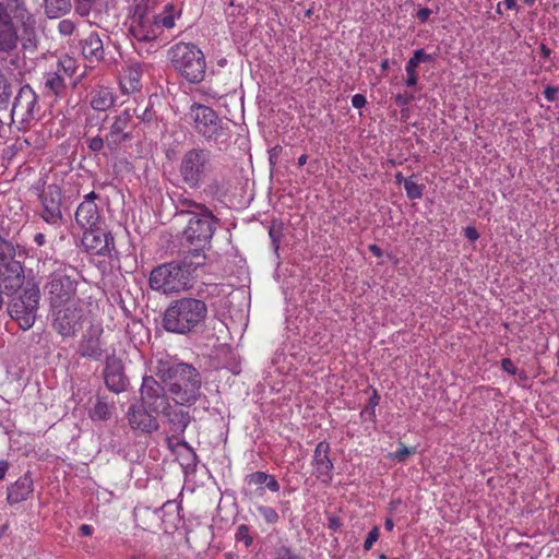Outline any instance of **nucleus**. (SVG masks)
Returning a JSON list of instances; mask_svg holds the SVG:
<instances>
[{
    "instance_id": "obj_1",
    "label": "nucleus",
    "mask_w": 559,
    "mask_h": 559,
    "mask_svg": "<svg viewBox=\"0 0 559 559\" xmlns=\"http://www.w3.org/2000/svg\"><path fill=\"white\" fill-rule=\"evenodd\" d=\"M155 374L177 405L191 407L202 396V376L191 364L159 361Z\"/></svg>"
},
{
    "instance_id": "obj_2",
    "label": "nucleus",
    "mask_w": 559,
    "mask_h": 559,
    "mask_svg": "<svg viewBox=\"0 0 559 559\" xmlns=\"http://www.w3.org/2000/svg\"><path fill=\"white\" fill-rule=\"evenodd\" d=\"M155 9V0H141L129 17L128 33L139 44H151L159 37L164 28L170 29L175 26L174 4H166L160 13Z\"/></svg>"
},
{
    "instance_id": "obj_3",
    "label": "nucleus",
    "mask_w": 559,
    "mask_h": 559,
    "mask_svg": "<svg viewBox=\"0 0 559 559\" xmlns=\"http://www.w3.org/2000/svg\"><path fill=\"white\" fill-rule=\"evenodd\" d=\"M37 272L47 277L44 292L52 308L61 307L75 297L79 281L76 269L72 265L46 258L38 262Z\"/></svg>"
},
{
    "instance_id": "obj_4",
    "label": "nucleus",
    "mask_w": 559,
    "mask_h": 559,
    "mask_svg": "<svg viewBox=\"0 0 559 559\" xmlns=\"http://www.w3.org/2000/svg\"><path fill=\"white\" fill-rule=\"evenodd\" d=\"M207 312V305L204 300L180 297L167 306L163 317V326L167 332L176 334L194 333L203 326Z\"/></svg>"
},
{
    "instance_id": "obj_5",
    "label": "nucleus",
    "mask_w": 559,
    "mask_h": 559,
    "mask_svg": "<svg viewBox=\"0 0 559 559\" xmlns=\"http://www.w3.org/2000/svg\"><path fill=\"white\" fill-rule=\"evenodd\" d=\"M187 117L192 121L194 131L206 142L219 150L228 146L231 138L229 121L218 117L211 107L194 103Z\"/></svg>"
},
{
    "instance_id": "obj_6",
    "label": "nucleus",
    "mask_w": 559,
    "mask_h": 559,
    "mask_svg": "<svg viewBox=\"0 0 559 559\" xmlns=\"http://www.w3.org/2000/svg\"><path fill=\"white\" fill-rule=\"evenodd\" d=\"M212 170L211 152L202 147L187 150L180 157L177 173L181 187L198 190Z\"/></svg>"
},
{
    "instance_id": "obj_7",
    "label": "nucleus",
    "mask_w": 559,
    "mask_h": 559,
    "mask_svg": "<svg viewBox=\"0 0 559 559\" xmlns=\"http://www.w3.org/2000/svg\"><path fill=\"white\" fill-rule=\"evenodd\" d=\"M174 69L188 82L199 83L204 79L206 62L203 52L191 43H178L168 50Z\"/></svg>"
},
{
    "instance_id": "obj_8",
    "label": "nucleus",
    "mask_w": 559,
    "mask_h": 559,
    "mask_svg": "<svg viewBox=\"0 0 559 559\" xmlns=\"http://www.w3.org/2000/svg\"><path fill=\"white\" fill-rule=\"evenodd\" d=\"M180 261H173L154 267L150 274L151 289L163 294L187 290L191 287V276Z\"/></svg>"
},
{
    "instance_id": "obj_9",
    "label": "nucleus",
    "mask_w": 559,
    "mask_h": 559,
    "mask_svg": "<svg viewBox=\"0 0 559 559\" xmlns=\"http://www.w3.org/2000/svg\"><path fill=\"white\" fill-rule=\"evenodd\" d=\"M40 292L37 285L26 287L21 294L9 297L8 313L22 330L31 329L36 320Z\"/></svg>"
},
{
    "instance_id": "obj_10",
    "label": "nucleus",
    "mask_w": 559,
    "mask_h": 559,
    "mask_svg": "<svg viewBox=\"0 0 559 559\" xmlns=\"http://www.w3.org/2000/svg\"><path fill=\"white\" fill-rule=\"evenodd\" d=\"M194 206L200 209L201 213L189 219L183 230L182 245L206 247L213 237L217 219L205 205L194 203Z\"/></svg>"
},
{
    "instance_id": "obj_11",
    "label": "nucleus",
    "mask_w": 559,
    "mask_h": 559,
    "mask_svg": "<svg viewBox=\"0 0 559 559\" xmlns=\"http://www.w3.org/2000/svg\"><path fill=\"white\" fill-rule=\"evenodd\" d=\"M165 384L153 376L143 377L140 388V403L153 413H163L171 404Z\"/></svg>"
},
{
    "instance_id": "obj_12",
    "label": "nucleus",
    "mask_w": 559,
    "mask_h": 559,
    "mask_svg": "<svg viewBox=\"0 0 559 559\" xmlns=\"http://www.w3.org/2000/svg\"><path fill=\"white\" fill-rule=\"evenodd\" d=\"M86 321H88V318L85 316L83 308L74 305L53 308L52 326L63 337H73Z\"/></svg>"
},
{
    "instance_id": "obj_13",
    "label": "nucleus",
    "mask_w": 559,
    "mask_h": 559,
    "mask_svg": "<svg viewBox=\"0 0 559 559\" xmlns=\"http://www.w3.org/2000/svg\"><path fill=\"white\" fill-rule=\"evenodd\" d=\"M1 2L4 11L12 20L21 24L24 28V33L27 35L26 43L23 44V47H35V43L32 37L35 35L36 20L28 11L25 0H3Z\"/></svg>"
},
{
    "instance_id": "obj_14",
    "label": "nucleus",
    "mask_w": 559,
    "mask_h": 559,
    "mask_svg": "<svg viewBox=\"0 0 559 559\" xmlns=\"http://www.w3.org/2000/svg\"><path fill=\"white\" fill-rule=\"evenodd\" d=\"M25 281L24 267L16 259L0 265V290L8 297L17 294Z\"/></svg>"
},
{
    "instance_id": "obj_15",
    "label": "nucleus",
    "mask_w": 559,
    "mask_h": 559,
    "mask_svg": "<svg viewBox=\"0 0 559 559\" xmlns=\"http://www.w3.org/2000/svg\"><path fill=\"white\" fill-rule=\"evenodd\" d=\"M81 241L91 254L105 255L114 249L112 235L100 226L84 229Z\"/></svg>"
},
{
    "instance_id": "obj_16",
    "label": "nucleus",
    "mask_w": 559,
    "mask_h": 559,
    "mask_svg": "<svg viewBox=\"0 0 559 559\" xmlns=\"http://www.w3.org/2000/svg\"><path fill=\"white\" fill-rule=\"evenodd\" d=\"M43 218L48 224H58L62 221L61 202L62 192L58 185H48L40 194Z\"/></svg>"
},
{
    "instance_id": "obj_17",
    "label": "nucleus",
    "mask_w": 559,
    "mask_h": 559,
    "mask_svg": "<svg viewBox=\"0 0 559 559\" xmlns=\"http://www.w3.org/2000/svg\"><path fill=\"white\" fill-rule=\"evenodd\" d=\"M152 413L140 402L132 404L127 412V419L131 429L143 433L157 431L159 423Z\"/></svg>"
},
{
    "instance_id": "obj_18",
    "label": "nucleus",
    "mask_w": 559,
    "mask_h": 559,
    "mask_svg": "<svg viewBox=\"0 0 559 559\" xmlns=\"http://www.w3.org/2000/svg\"><path fill=\"white\" fill-rule=\"evenodd\" d=\"M102 334L103 328L100 324L90 323L87 330L82 335L76 353L83 358L99 360L104 354L100 342Z\"/></svg>"
},
{
    "instance_id": "obj_19",
    "label": "nucleus",
    "mask_w": 559,
    "mask_h": 559,
    "mask_svg": "<svg viewBox=\"0 0 559 559\" xmlns=\"http://www.w3.org/2000/svg\"><path fill=\"white\" fill-rule=\"evenodd\" d=\"M131 118L129 109L115 117L109 132L105 135L106 145L111 152L117 151L123 142L131 140V132L128 130Z\"/></svg>"
},
{
    "instance_id": "obj_20",
    "label": "nucleus",
    "mask_w": 559,
    "mask_h": 559,
    "mask_svg": "<svg viewBox=\"0 0 559 559\" xmlns=\"http://www.w3.org/2000/svg\"><path fill=\"white\" fill-rule=\"evenodd\" d=\"M37 104V96L29 85L20 88L13 106L12 117L21 122H28L34 118V108Z\"/></svg>"
},
{
    "instance_id": "obj_21",
    "label": "nucleus",
    "mask_w": 559,
    "mask_h": 559,
    "mask_svg": "<svg viewBox=\"0 0 559 559\" xmlns=\"http://www.w3.org/2000/svg\"><path fill=\"white\" fill-rule=\"evenodd\" d=\"M20 36L15 21L4 11L0 2V52L11 53L16 50Z\"/></svg>"
},
{
    "instance_id": "obj_22",
    "label": "nucleus",
    "mask_w": 559,
    "mask_h": 559,
    "mask_svg": "<svg viewBox=\"0 0 559 559\" xmlns=\"http://www.w3.org/2000/svg\"><path fill=\"white\" fill-rule=\"evenodd\" d=\"M105 384L114 393L126 391L128 379L123 372V365L120 359L111 357L107 358L104 369Z\"/></svg>"
},
{
    "instance_id": "obj_23",
    "label": "nucleus",
    "mask_w": 559,
    "mask_h": 559,
    "mask_svg": "<svg viewBox=\"0 0 559 559\" xmlns=\"http://www.w3.org/2000/svg\"><path fill=\"white\" fill-rule=\"evenodd\" d=\"M329 453L330 444L326 441H321L316 447L312 460L313 473L324 484H329L332 480L333 463Z\"/></svg>"
},
{
    "instance_id": "obj_24",
    "label": "nucleus",
    "mask_w": 559,
    "mask_h": 559,
    "mask_svg": "<svg viewBox=\"0 0 559 559\" xmlns=\"http://www.w3.org/2000/svg\"><path fill=\"white\" fill-rule=\"evenodd\" d=\"M180 405H169L167 409H165L162 414L166 417L167 424L169 426L170 432H173V437L169 438V442L173 439H177V437L183 435L187 427L192 420V416L189 411L179 407Z\"/></svg>"
},
{
    "instance_id": "obj_25",
    "label": "nucleus",
    "mask_w": 559,
    "mask_h": 559,
    "mask_svg": "<svg viewBox=\"0 0 559 559\" xmlns=\"http://www.w3.org/2000/svg\"><path fill=\"white\" fill-rule=\"evenodd\" d=\"M98 206L93 201H83L76 209L75 222L82 229L99 226Z\"/></svg>"
},
{
    "instance_id": "obj_26",
    "label": "nucleus",
    "mask_w": 559,
    "mask_h": 559,
    "mask_svg": "<svg viewBox=\"0 0 559 559\" xmlns=\"http://www.w3.org/2000/svg\"><path fill=\"white\" fill-rule=\"evenodd\" d=\"M81 51L85 59L91 62L99 61L104 56L103 41L99 35L91 32L80 40Z\"/></svg>"
},
{
    "instance_id": "obj_27",
    "label": "nucleus",
    "mask_w": 559,
    "mask_h": 559,
    "mask_svg": "<svg viewBox=\"0 0 559 559\" xmlns=\"http://www.w3.org/2000/svg\"><path fill=\"white\" fill-rule=\"evenodd\" d=\"M33 491V480L28 475L20 477L8 488L7 500L10 504L20 503Z\"/></svg>"
},
{
    "instance_id": "obj_28",
    "label": "nucleus",
    "mask_w": 559,
    "mask_h": 559,
    "mask_svg": "<svg viewBox=\"0 0 559 559\" xmlns=\"http://www.w3.org/2000/svg\"><path fill=\"white\" fill-rule=\"evenodd\" d=\"M141 75L142 71L139 64L128 67L120 79L121 90L128 94L139 91L141 87Z\"/></svg>"
},
{
    "instance_id": "obj_29",
    "label": "nucleus",
    "mask_w": 559,
    "mask_h": 559,
    "mask_svg": "<svg viewBox=\"0 0 559 559\" xmlns=\"http://www.w3.org/2000/svg\"><path fill=\"white\" fill-rule=\"evenodd\" d=\"M431 60L432 56L426 53L424 49H417L414 51L413 57L407 61L406 64L407 86L413 87L417 84V74L415 72V68H417L420 62H429Z\"/></svg>"
},
{
    "instance_id": "obj_30",
    "label": "nucleus",
    "mask_w": 559,
    "mask_h": 559,
    "mask_svg": "<svg viewBox=\"0 0 559 559\" xmlns=\"http://www.w3.org/2000/svg\"><path fill=\"white\" fill-rule=\"evenodd\" d=\"M205 248L206 247H191L188 253L180 260L181 264L186 266L185 269L189 271L191 277L193 272L204 263L205 254L203 251Z\"/></svg>"
},
{
    "instance_id": "obj_31",
    "label": "nucleus",
    "mask_w": 559,
    "mask_h": 559,
    "mask_svg": "<svg viewBox=\"0 0 559 559\" xmlns=\"http://www.w3.org/2000/svg\"><path fill=\"white\" fill-rule=\"evenodd\" d=\"M115 103L112 92L107 87H100L93 93L91 106L98 111H106Z\"/></svg>"
},
{
    "instance_id": "obj_32",
    "label": "nucleus",
    "mask_w": 559,
    "mask_h": 559,
    "mask_svg": "<svg viewBox=\"0 0 559 559\" xmlns=\"http://www.w3.org/2000/svg\"><path fill=\"white\" fill-rule=\"evenodd\" d=\"M44 2L46 14L50 19L67 13L71 8L70 0H44Z\"/></svg>"
},
{
    "instance_id": "obj_33",
    "label": "nucleus",
    "mask_w": 559,
    "mask_h": 559,
    "mask_svg": "<svg viewBox=\"0 0 559 559\" xmlns=\"http://www.w3.org/2000/svg\"><path fill=\"white\" fill-rule=\"evenodd\" d=\"M203 192L207 197L219 200L225 197L226 187L222 179L213 178L205 185Z\"/></svg>"
},
{
    "instance_id": "obj_34",
    "label": "nucleus",
    "mask_w": 559,
    "mask_h": 559,
    "mask_svg": "<svg viewBox=\"0 0 559 559\" xmlns=\"http://www.w3.org/2000/svg\"><path fill=\"white\" fill-rule=\"evenodd\" d=\"M269 237L271 239L272 248L275 254H278L280 245L282 238L284 237V225L282 222L272 221L271 226L269 228Z\"/></svg>"
},
{
    "instance_id": "obj_35",
    "label": "nucleus",
    "mask_w": 559,
    "mask_h": 559,
    "mask_svg": "<svg viewBox=\"0 0 559 559\" xmlns=\"http://www.w3.org/2000/svg\"><path fill=\"white\" fill-rule=\"evenodd\" d=\"M111 416L110 406L105 401L98 399L90 411V417L93 420H107Z\"/></svg>"
},
{
    "instance_id": "obj_36",
    "label": "nucleus",
    "mask_w": 559,
    "mask_h": 559,
    "mask_svg": "<svg viewBox=\"0 0 559 559\" xmlns=\"http://www.w3.org/2000/svg\"><path fill=\"white\" fill-rule=\"evenodd\" d=\"M92 127H93L92 126V118H90L87 120V123H86L85 141L87 143L88 148L92 152L97 153V152H100L104 148L106 140H105V138H102L99 135H95V136L90 138L88 133H90Z\"/></svg>"
},
{
    "instance_id": "obj_37",
    "label": "nucleus",
    "mask_w": 559,
    "mask_h": 559,
    "mask_svg": "<svg viewBox=\"0 0 559 559\" xmlns=\"http://www.w3.org/2000/svg\"><path fill=\"white\" fill-rule=\"evenodd\" d=\"M63 86V79L59 72H52L46 75L45 87L49 88L53 94H59Z\"/></svg>"
},
{
    "instance_id": "obj_38",
    "label": "nucleus",
    "mask_w": 559,
    "mask_h": 559,
    "mask_svg": "<svg viewBox=\"0 0 559 559\" xmlns=\"http://www.w3.org/2000/svg\"><path fill=\"white\" fill-rule=\"evenodd\" d=\"M15 259V248L7 239L0 236V265Z\"/></svg>"
},
{
    "instance_id": "obj_39",
    "label": "nucleus",
    "mask_w": 559,
    "mask_h": 559,
    "mask_svg": "<svg viewBox=\"0 0 559 559\" xmlns=\"http://www.w3.org/2000/svg\"><path fill=\"white\" fill-rule=\"evenodd\" d=\"M404 189L406 191L407 198L411 200H417L423 197L424 186L413 181L412 177H409L407 180H404Z\"/></svg>"
},
{
    "instance_id": "obj_40",
    "label": "nucleus",
    "mask_w": 559,
    "mask_h": 559,
    "mask_svg": "<svg viewBox=\"0 0 559 559\" xmlns=\"http://www.w3.org/2000/svg\"><path fill=\"white\" fill-rule=\"evenodd\" d=\"M257 510L267 524H275L280 520V515L274 508L259 506Z\"/></svg>"
},
{
    "instance_id": "obj_41",
    "label": "nucleus",
    "mask_w": 559,
    "mask_h": 559,
    "mask_svg": "<svg viewBox=\"0 0 559 559\" xmlns=\"http://www.w3.org/2000/svg\"><path fill=\"white\" fill-rule=\"evenodd\" d=\"M57 72L60 74L63 72L68 76H72L75 72V61L72 58L66 56L64 58L60 59Z\"/></svg>"
},
{
    "instance_id": "obj_42",
    "label": "nucleus",
    "mask_w": 559,
    "mask_h": 559,
    "mask_svg": "<svg viewBox=\"0 0 559 559\" xmlns=\"http://www.w3.org/2000/svg\"><path fill=\"white\" fill-rule=\"evenodd\" d=\"M11 96V86L0 68V103H5Z\"/></svg>"
},
{
    "instance_id": "obj_43",
    "label": "nucleus",
    "mask_w": 559,
    "mask_h": 559,
    "mask_svg": "<svg viewBox=\"0 0 559 559\" xmlns=\"http://www.w3.org/2000/svg\"><path fill=\"white\" fill-rule=\"evenodd\" d=\"M236 540L243 542L249 547L252 544V537L250 536L249 527L245 524L240 525L236 533Z\"/></svg>"
},
{
    "instance_id": "obj_44",
    "label": "nucleus",
    "mask_w": 559,
    "mask_h": 559,
    "mask_svg": "<svg viewBox=\"0 0 559 559\" xmlns=\"http://www.w3.org/2000/svg\"><path fill=\"white\" fill-rule=\"evenodd\" d=\"M95 0H75V11L81 16H86L91 12V9Z\"/></svg>"
},
{
    "instance_id": "obj_45",
    "label": "nucleus",
    "mask_w": 559,
    "mask_h": 559,
    "mask_svg": "<svg viewBox=\"0 0 559 559\" xmlns=\"http://www.w3.org/2000/svg\"><path fill=\"white\" fill-rule=\"evenodd\" d=\"M267 474L265 472H254L246 476L248 485H265Z\"/></svg>"
},
{
    "instance_id": "obj_46",
    "label": "nucleus",
    "mask_w": 559,
    "mask_h": 559,
    "mask_svg": "<svg viewBox=\"0 0 559 559\" xmlns=\"http://www.w3.org/2000/svg\"><path fill=\"white\" fill-rule=\"evenodd\" d=\"M275 559H301L286 546H281L275 551Z\"/></svg>"
},
{
    "instance_id": "obj_47",
    "label": "nucleus",
    "mask_w": 559,
    "mask_h": 559,
    "mask_svg": "<svg viewBox=\"0 0 559 559\" xmlns=\"http://www.w3.org/2000/svg\"><path fill=\"white\" fill-rule=\"evenodd\" d=\"M380 535L379 527L374 526L369 533L368 536L364 543V549L370 550L373 546V544L378 540Z\"/></svg>"
},
{
    "instance_id": "obj_48",
    "label": "nucleus",
    "mask_w": 559,
    "mask_h": 559,
    "mask_svg": "<svg viewBox=\"0 0 559 559\" xmlns=\"http://www.w3.org/2000/svg\"><path fill=\"white\" fill-rule=\"evenodd\" d=\"M413 453H414V450L408 449L407 447L402 444V447L399 451L390 454V457L395 461H399V462H404L406 460V457Z\"/></svg>"
},
{
    "instance_id": "obj_49",
    "label": "nucleus",
    "mask_w": 559,
    "mask_h": 559,
    "mask_svg": "<svg viewBox=\"0 0 559 559\" xmlns=\"http://www.w3.org/2000/svg\"><path fill=\"white\" fill-rule=\"evenodd\" d=\"M58 28L62 35L67 36L73 34L75 25L71 20H62L59 22Z\"/></svg>"
},
{
    "instance_id": "obj_50",
    "label": "nucleus",
    "mask_w": 559,
    "mask_h": 559,
    "mask_svg": "<svg viewBox=\"0 0 559 559\" xmlns=\"http://www.w3.org/2000/svg\"><path fill=\"white\" fill-rule=\"evenodd\" d=\"M502 369L508 372L509 374H515L518 371L516 366L513 364V361L509 358H503L501 361Z\"/></svg>"
},
{
    "instance_id": "obj_51",
    "label": "nucleus",
    "mask_w": 559,
    "mask_h": 559,
    "mask_svg": "<svg viewBox=\"0 0 559 559\" xmlns=\"http://www.w3.org/2000/svg\"><path fill=\"white\" fill-rule=\"evenodd\" d=\"M265 486L272 492H277L280 490V483L275 479L274 476L267 474Z\"/></svg>"
},
{
    "instance_id": "obj_52",
    "label": "nucleus",
    "mask_w": 559,
    "mask_h": 559,
    "mask_svg": "<svg viewBox=\"0 0 559 559\" xmlns=\"http://www.w3.org/2000/svg\"><path fill=\"white\" fill-rule=\"evenodd\" d=\"M558 91V87L547 86L544 91L545 98L548 102H555L557 99Z\"/></svg>"
},
{
    "instance_id": "obj_53",
    "label": "nucleus",
    "mask_w": 559,
    "mask_h": 559,
    "mask_svg": "<svg viewBox=\"0 0 559 559\" xmlns=\"http://www.w3.org/2000/svg\"><path fill=\"white\" fill-rule=\"evenodd\" d=\"M465 237L471 241H476L479 238V234L475 227L467 226L464 229Z\"/></svg>"
},
{
    "instance_id": "obj_54",
    "label": "nucleus",
    "mask_w": 559,
    "mask_h": 559,
    "mask_svg": "<svg viewBox=\"0 0 559 559\" xmlns=\"http://www.w3.org/2000/svg\"><path fill=\"white\" fill-rule=\"evenodd\" d=\"M352 105L357 109L362 108L366 105V97L361 94H355L352 97Z\"/></svg>"
},
{
    "instance_id": "obj_55",
    "label": "nucleus",
    "mask_w": 559,
    "mask_h": 559,
    "mask_svg": "<svg viewBox=\"0 0 559 559\" xmlns=\"http://www.w3.org/2000/svg\"><path fill=\"white\" fill-rule=\"evenodd\" d=\"M412 99H413V96L408 95V94H397L395 96L396 104H399L401 106L408 105Z\"/></svg>"
},
{
    "instance_id": "obj_56",
    "label": "nucleus",
    "mask_w": 559,
    "mask_h": 559,
    "mask_svg": "<svg viewBox=\"0 0 559 559\" xmlns=\"http://www.w3.org/2000/svg\"><path fill=\"white\" fill-rule=\"evenodd\" d=\"M431 14V10L428 9V8H420L417 13H416V16L417 19L420 21V22H426L429 16Z\"/></svg>"
},
{
    "instance_id": "obj_57",
    "label": "nucleus",
    "mask_w": 559,
    "mask_h": 559,
    "mask_svg": "<svg viewBox=\"0 0 559 559\" xmlns=\"http://www.w3.org/2000/svg\"><path fill=\"white\" fill-rule=\"evenodd\" d=\"M281 151H282V147L278 146V145H276V146H274L273 148L270 150V152H269V154H270L269 159H270V164L271 165H275L276 164V160H277V157H278Z\"/></svg>"
},
{
    "instance_id": "obj_58",
    "label": "nucleus",
    "mask_w": 559,
    "mask_h": 559,
    "mask_svg": "<svg viewBox=\"0 0 559 559\" xmlns=\"http://www.w3.org/2000/svg\"><path fill=\"white\" fill-rule=\"evenodd\" d=\"M9 463L5 460L0 461V480H2L8 472Z\"/></svg>"
},
{
    "instance_id": "obj_59",
    "label": "nucleus",
    "mask_w": 559,
    "mask_h": 559,
    "mask_svg": "<svg viewBox=\"0 0 559 559\" xmlns=\"http://www.w3.org/2000/svg\"><path fill=\"white\" fill-rule=\"evenodd\" d=\"M80 532L83 536H90L93 533V528L91 525L83 524L80 526Z\"/></svg>"
},
{
    "instance_id": "obj_60",
    "label": "nucleus",
    "mask_w": 559,
    "mask_h": 559,
    "mask_svg": "<svg viewBox=\"0 0 559 559\" xmlns=\"http://www.w3.org/2000/svg\"><path fill=\"white\" fill-rule=\"evenodd\" d=\"M34 240L38 246H43L45 243V235L40 233L36 234Z\"/></svg>"
},
{
    "instance_id": "obj_61",
    "label": "nucleus",
    "mask_w": 559,
    "mask_h": 559,
    "mask_svg": "<svg viewBox=\"0 0 559 559\" xmlns=\"http://www.w3.org/2000/svg\"><path fill=\"white\" fill-rule=\"evenodd\" d=\"M503 4L507 9L513 10L516 8V0H503Z\"/></svg>"
},
{
    "instance_id": "obj_62",
    "label": "nucleus",
    "mask_w": 559,
    "mask_h": 559,
    "mask_svg": "<svg viewBox=\"0 0 559 559\" xmlns=\"http://www.w3.org/2000/svg\"><path fill=\"white\" fill-rule=\"evenodd\" d=\"M369 250L377 257H381V249L377 245H371Z\"/></svg>"
},
{
    "instance_id": "obj_63",
    "label": "nucleus",
    "mask_w": 559,
    "mask_h": 559,
    "mask_svg": "<svg viewBox=\"0 0 559 559\" xmlns=\"http://www.w3.org/2000/svg\"><path fill=\"white\" fill-rule=\"evenodd\" d=\"M379 400H380V397H379L378 393L374 391L373 395L370 397V404L374 407L376 405H378Z\"/></svg>"
},
{
    "instance_id": "obj_64",
    "label": "nucleus",
    "mask_w": 559,
    "mask_h": 559,
    "mask_svg": "<svg viewBox=\"0 0 559 559\" xmlns=\"http://www.w3.org/2000/svg\"><path fill=\"white\" fill-rule=\"evenodd\" d=\"M97 198H98V195L94 191H92V192H90L88 194L85 195L84 201H93V202H95V200Z\"/></svg>"
}]
</instances>
